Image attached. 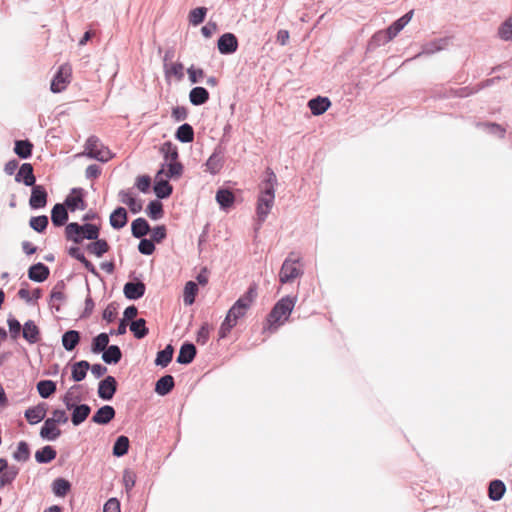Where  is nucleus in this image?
Segmentation results:
<instances>
[{
  "label": "nucleus",
  "mask_w": 512,
  "mask_h": 512,
  "mask_svg": "<svg viewBox=\"0 0 512 512\" xmlns=\"http://www.w3.org/2000/svg\"><path fill=\"white\" fill-rule=\"evenodd\" d=\"M277 184L278 180L275 172L270 167H267L264 171V177L260 183V192L257 198V223L254 227L255 233L260 230L273 207L275 200V187Z\"/></svg>",
  "instance_id": "nucleus-1"
},
{
  "label": "nucleus",
  "mask_w": 512,
  "mask_h": 512,
  "mask_svg": "<svg viewBox=\"0 0 512 512\" xmlns=\"http://www.w3.org/2000/svg\"><path fill=\"white\" fill-rule=\"evenodd\" d=\"M297 299L296 295H285L277 300L266 316L263 332L275 333L282 325L289 321Z\"/></svg>",
  "instance_id": "nucleus-2"
},
{
  "label": "nucleus",
  "mask_w": 512,
  "mask_h": 512,
  "mask_svg": "<svg viewBox=\"0 0 512 512\" xmlns=\"http://www.w3.org/2000/svg\"><path fill=\"white\" fill-rule=\"evenodd\" d=\"M100 231V225L94 223L70 222L66 224L64 234L67 241L81 244L85 239L89 241L98 239Z\"/></svg>",
  "instance_id": "nucleus-3"
},
{
  "label": "nucleus",
  "mask_w": 512,
  "mask_h": 512,
  "mask_svg": "<svg viewBox=\"0 0 512 512\" xmlns=\"http://www.w3.org/2000/svg\"><path fill=\"white\" fill-rule=\"evenodd\" d=\"M257 297V285L256 283H251L247 290L241 295L233 305L228 309L227 315L234 319V321L238 322L239 319L243 318L252 303L255 301Z\"/></svg>",
  "instance_id": "nucleus-4"
},
{
  "label": "nucleus",
  "mask_w": 512,
  "mask_h": 512,
  "mask_svg": "<svg viewBox=\"0 0 512 512\" xmlns=\"http://www.w3.org/2000/svg\"><path fill=\"white\" fill-rule=\"evenodd\" d=\"M301 257L296 256L295 252H290L282 263L279 272V281L281 284L293 282L296 278L303 275V270L296 266L300 263Z\"/></svg>",
  "instance_id": "nucleus-5"
},
{
  "label": "nucleus",
  "mask_w": 512,
  "mask_h": 512,
  "mask_svg": "<svg viewBox=\"0 0 512 512\" xmlns=\"http://www.w3.org/2000/svg\"><path fill=\"white\" fill-rule=\"evenodd\" d=\"M87 192L82 187H74L70 193L65 197L64 204L69 212L83 211L87 208L85 200Z\"/></svg>",
  "instance_id": "nucleus-6"
},
{
  "label": "nucleus",
  "mask_w": 512,
  "mask_h": 512,
  "mask_svg": "<svg viewBox=\"0 0 512 512\" xmlns=\"http://www.w3.org/2000/svg\"><path fill=\"white\" fill-rule=\"evenodd\" d=\"M163 169H159L154 177L153 191L159 200L168 199L173 193V186L169 179L164 176Z\"/></svg>",
  "instance_id": "nucleus-7"
},
{
  "label": "nucleus",
  "mask_w": 512,
  "mask_h": 512,
  "mask_svg": "<svg viewBox=\"0 0 512 512\" xmlns=\"http://www.w3.org/2000/svg\"><path fill=\"white\" fill-rule=\"evenodd\" d=\"M71 68L68 65H61L53 75L50 82V90L53 93H61L70 82Z\"/></svg>",
  "instance_id": "nucleus-8"
},
{
  "label": "nucleus",
  "mask_w": 512,
  "mask_h": 512,
  "mask_svg": "<svg viewBox=\"0 0 512 512\" xmlns=\"http://www.w3.org/2000/svg\"><path fill=\"white\" fill-rule=\"evenodd\" d=\"M146 293L145 283L138 277L126 282L123 287V294L127 300L137 301Z\"/></svg>",
  "instance_id": "nucleus-9"
},
{
  "label": "nucleus",
  "mask_w": 512,
  "mask_h": 512,
  "mask_svg": "<svg viewBox=\"0 0 512 512\" xmlns=\"http://www.w3.org/2000/svg\"><path fill=\"white\" fill-rule=\"evenodd\" d=\"M225 147L221 144L216 145L212 154L205 162V170L211 175L218 174L224 166Z\"/></svg>",
  "instance_id": "nucleus-10"
},
{
  "label": "nucleus",
  "mask_w": 512,
  "mask_h": 512,
  "mask_svg": "<svg viewBox=\"0 0 512 512\" xmlns=\"http://www.w3.org/2000/svg\"><path fill=\"white\" fill-rule=\"evenodd\" d=\"M239 47L237 36L232 32L221 34L217 40V49L221 55H232Z\"/></svg>",
  "instance_id": "nucleus-11"
},
{
  "label": "nucleus",
  "mask_w": 512,
  "mask_h": 512,
  "mask_svg": "<svg viewBox=\"0 0 512 512\" xmlns=\"http://www.w3.org/2000/svg\"><path fill=\"white\" fill-rule=\"evenodd\" d=\"M118 382L114 376L107 375L98 383L97 394L103 401H111L117 392Z\"/></svg>",
  "instance_id": "nucleus-12"
},
{
  "label": "nucleus",
  "mask_w": 512,
  "mask_h": 512,
  "mask_svg": "<svg viewBox=\"0 0 512 512\" xmlns=\"http://www.w3.org/2000/svg\"><path fill=\"white\" fill-rule=\"evenodd\" d=\"M48 202V192L44 185L34 184L31 186V195L29 198V207L32 210H40L46 207Z\"/></svg>",
  "instance_id": "nucleus-13"
},
{
  "label": "nucleus",
  "mask_w": 512,
  "mask_h": 512,
  "mask_svg": "<svg viewBox=\"0 0 512 512\" xmlns=\"http://www.w3.org/2000/svg\"><path fill=\"white\" fill-rule=\"evenodd\" d=\"M15 181L17 183H22L27 187H31L36 184V176L31 163L25 162L20 165L17 173L15 174Z\"/></svg>",
  "instance_id": "nucleus-14"
},
{
  "label": "nucleus",
  "mask_w": 512,
  "mask_h": 512,
  "mask_svg": "<svg viewBox=\"0 0 512 512\" xmlns=\"http://www.w3.org/2000/svg\"><path fill=\"white\" fill-rule=\"evenodd\" d=\"M47 413V404L40 402L35 406L27 408L24 417L30 425H36L45 419Z\"/></svg>",
  "instance_id": "nucleus-15"
},
{
  "label": "nucleus",
  "mask_w": 512,
  "mask_h": 512,
  "mask_svg": "<svg viewBox=\"0 0 512 512\" xmlns=\"http://www.w3.org/2000/svg\"><path fill=\"white\" fill-rule=\"evenodd\" d=\"M215 200L220 210L228 212L235 204V195L225 187H219L216 191Z\"/></svg>",
  "instance_id": "nucleus-16"
},
{
  "label": "nucleus",
  "mask_w": 512,
  "mask_h": 512,
  "mask_svg": "<svg viewBox=\"0 0 512 512\" xmlns=\"http://www.w3.org/2000/svg\"><path fill=\"white\" fill-rule=\"evenodd\" d=\"M49 275L50 268L42 262L32 264L27 270L29 280L36 283H43L48 279Z\"/></svg>",
  "instance_id": "nucleus-17"
},
{
  "label": "nucleus",
  "mask_w": 512,
  "mask_h": 512,
  "mask_svg": "<svg viewBox=\"0 0 512 512\" xmlns=\"http://www.w3.org/2000/svg\"><path fill=\"white\" fill-rule=\"evenodd\" d=\"M115 415L116 411L114 407L106 404L101 406L94 412L91 421L95 424L105 426L108 425L115 418Z\"/></svg>",
  "instance_id": "nucleus-18"
},
{
  "label": "nucleus",
  "mask_w": 512,
  "mask_h": 512,
  "mask_svg": "<svg viewBox=\"0 0 512 512\" xmlns=\"http://www.w3.org/2000/svg\"><path fill=\"white\" fill-rule=\"evenodd\" d=\"M196 355V346L190 341H185L180 346L176 362L181 365H189L194 361Z\"/></svg>",
  "instance_id": "nucleus-19"
},
{
  "label": "nucleus",
  "mask_w": 512,
  "mask_h": 512,
  "mask_svg": "<svg viewBox=\"0 0 512 512\" xmlns=\"http://www.w3.org/2000/svg\"><path fill=\"white\" fill-rule=\"evenodd\" d=\"M22 337L31 345L41 340V330L34 320L29 319L23 324Z\"/></svg>",
  "instance_id": "nucleus-20"
},
{
  "label": "nucleus",
  "mask_w": 512,
  "mask_h": 512,
  "mask_svg": "<svg viewBox=\"0 0 512 512\" xmlns=\"http://www.w3.org/2000/svg\"><path fill=\"white\" fill-rule=\"evenodd\" d=\"M307 106L314 116H320L330 108L331 101L326 96L317 95L308 101Z\"/></svg>",
  "instance_id": "nucleus-21"
},
{
  "label": "nucleus",
  "mask_w": 512,
  "mask_h": 512,
  "mask_svg": "<svg viewBox=\"0 0 512 512\" xmlns=\"http://www.w3.org/2000/svg\"><path fill=\"white\" fill-rule=\"evenodd\" d=\"M110 226L114 230H121L128 223V213L123 206H117L109 216Z\"/></svg>",
  "instance_id": "nucleus-22"
},
{
  "label": "nucleus",
  "mask_w": 512,
  "mask_h": 512,
  "mask_svg": "<svg viewBox=\"0 0 512 512\" xmlns=\"http://www.w3.org/2000/svg\"><path fill=\"white\" fill-rule=\"evenodd\" d=\"M67 207L63 203H56L51 209V222L55 227L66 226L69 219Z\"/></svg>",
  "instance_id": "nucleus-23"
},
{
  "label": "nucleus",
  "mask_w": 512,
  "mask_h": 512,
  "mask_svg": "<svg viewBox=\"0 0 512 512\" xmlns=\"http://www.w3.org/2000/svg\"><path fill=\"white\" fill-rule=\"evenodd\" d=\"M84 248L89 254L100 258L109 251L110 245L105 238L98 236V239L91 240Z\"/></svg>",
  "instance_id": "nucleus-24"
},
{
  "label": "nucleus",
  "mask_w": 512,
  "mask_h": 512,
  "mask_svg": "<svg viewBox=\"0 0 512 512\" xmlns=\"http://www.w3.org/2000/svg\"><path fill=\"white\" fill-rule=\"evenodd\" d=\"M91 407L86 403L75 404L71 411V422L74 426H80L90 415Z\"/></svg>",
  "instance_id": "nucleus-25"
},
{
  "label": "nucleus",
  "mask_w": 512,
  "mask_h": 512,
  "mask_svg": "<svg viewBox=\"0 0 512 512\" xmlns=\"http://www.w3.org/2000/svg\"><path fill=\"white\" fill-rule=\"evenodd\" d=\"M81 341V332L74 329L66 330L61 336L63 348L67 352H72Z\"/></svg>",
  "instance_id": "nucleus-26"
},
{
  "label": "nucleus",
  "mask_w": 512,
  "mask_h": 512,
  "mask_svg": "<svg viewBox=\"0 0 512 512\" xmlns=\"http://www.w3.org/2000/svg\"><path fill=\"white\" fill-rule=\"evenodd\" d=\"M100 354L103 362L107 365H116L121 361L123 357L121 348L116 344L109 345Z\"/></svg>",
  "instance_id": "nucleus-27"
},
{
  "label": "nucleus",
  "mask_w": 512,
  "mask_h": 512,
  "mask_svg": "<svg viewBox=\"0 0 512 512\" xmlns=\"http://www.w3.org/2000/svg\"><path fill=\"white\" fill-rule=\"evenodd\" d=\"M34 145L29 139H16L14 141V153L23 160L30 159L33 154Z\"/></svg>",
  "instance_id": "nucleus-28"
},
{
  "label": "nucleus",
  "mask_w": 512,
  "mask_h": 512,
  "mask_svg": "<svg viewBox=\"0 0 512 512\" xmlns=\"http://www.w3.org/2000/svg\"><path fill=\"white\" fill-rule=\"evenodd\" d=\"M174 386V377L170 374H165L155 382L154 391L159 396H166L173 390Z\"/></svg>",
  "instance_id": "nucleus-29"
},
{
  "label": "nucleus",
  "mask_w": 512,
  "mask_h": 512,
  "mask_svg": "<svg viewBox=\"0 0 512 512\" xmlns=\"http://www.w3.org/2000/svg\"><path fill=\"white\" fill-rule=\"evenodd\" d=\"M210 99L209 91L202 86L193 87L189 92V101L193 106L206 104Z\"/></svg>",
  "instance_id": "nucleus-30"
},
{
  "label": "nucleus",
  "mask_w": 512,
  "mask_h": 512,
  "mask_svg": "<svg viewBox=\"0 0 512 512\" xmlns=\"http://www.w3.org/2000/svg\"><path fill=\"white\" fill-rule=\"evenodd\" d=\"M159 169H163L164 176L169 180H178L184 173V165L178 162L162 163Z\"/></svg>",
  "instance_id": "nucleus-31"
},
{
  "label": "nucleus",
  "mask_w": 512,
  "mask_h": 512,
  "mask_svg": "<svg viewBox=\"0 0 512 512\" xmlns=\"http://www.w3.org/2000/svg\"><path fill=\"white\" fill-rule=\"evenodd\" d=\"M18 297L24 300L29 305H34L42 297V289L37 287L33 289L32 293L28 290V283L23 282L22 287L17 293Z\"/></svg>",
  "instance_id": "nucleus-32"
},
{
  "label": "nucleus",
  "mask_w": 512,
  "mask_h": 512,
  "mask_svg": "<svg viewBox=\"0 0 512 512\" xmlns=\"http://www.w3.org/2000/svg\"><path fill=\"white\" fill-rule=\"evenodd\" d=\"M62 431L52 423V421L44 420V423L40 429V437L47 441H56L61 436Z\"/></svg>",
  "instance_id": "nucleus-33"
},
{
  "label": "nucleus",
  "mask_w": 512,
  "mask_h": 512,
  "mask_svg": "<svg viewBox=\"0 0 512 512\" xmlns=\"http://www.w3.org/2000/svg\"><path fill=\"white\" fill-rule=\"evenodd\" d=\"M150 229V224L144 217H138L131 223V234L136 239L145 237Z\"/></svg>",
  "instance_id": "nucleus-34"
},
{
  "label": "nucleus",
  "mask_w": 512,
  "mask_h": 512,
  "mask_svg": "<svg viewBox=\"0 0 512 512\" xmlns=\"http://www.w3.org/2000/svg\"><path fill=\"white\" fill-rule=\"evenodd\" d=\"M57 456V450L52 445H45L35 452V461L38 464H49Z\"/></svg>",
  "instance_id": "nucleus-35"
},
{
  "label": "nucleus",
  "mask_w": 512,
  "mask_h": 512,
  "mask_svg": "<svg viewBox=\"0 0 512 512\" xmlns=\"http://www.w3.org/2000/svg\"><path fill=\"white\" fill-rule=\"evenodd\" d=\"M90 368V363L87 360H79L71 365V379L78 383L83 381Z\"/></svg>",
  "instance_id": "nucleus-36"
},
{
  "label": "nucleus",
  "mask_w": 512,
  "mask_h": 512,
  "mask_svg": "<svg viewBox=\"0 0 512 512\" xmlns=\"http://www.w3.org/2000/svg\"><path fill=\"white\" fill-rule=\"evenodd\" d=\"M51 489L56 497H65L72 489V484L69 480L63 477H57L52 481Z\"/></svg>",
  "instance_id": "nucleus-37"
},
{
  "label": "nucleus",
  "mask_w": 512,
  "mask_h": 512,
  "mask_svg": "<svg viewBox=\"0 0 512 512\" xmlns=\"http://www.w3.org/2000/svg\"><path fill=\"white\" fill-rule=\"evenodd\" d=\"M194 128L189 123H183L177 127L174 137L180 143H191L194 140Z\"/></svg>",
  "instance_id": "nucleus-38"
},
{
  "label": "nucleus",
  "mask_w": 512,
  "mask_h": 512,
  "mask_svg": "<svg viewBox=\"0 0 512 512\" xmlns=\"http://www.w3.org/2000/svg\"><path fill=\"white\" fill-rule=\"evenodd\" d=\"M109 337V332H101L98 335L94 336L91 341L90 351L93 354H100L101 352H103L109 346Z\"/></svg>",
  "instance_id": "nucleus-39"
},
{
  "label": "nucleus",
  "mask_w": 512,
  "mask_h": 512,
  "mask_svg": "<svg viewBox=\"0 0 512 512\" xmlns=\"http://www.w3.org/2000/svg\"><path fill=\"white\" fill-rule=\"evenodd\" d=\"M174 354V347L172 344H167L164 349L159 350L156 354L154 364L161 368H166L172 361Z\"/></svg>",
  "instance_id": "nucleus-40"
},
{
  "label": "nucleus",
  "mask_w": 512,
  "mask_h": 512,
  "mask_svg": "<svg viewBox=\"0 0 512 512\" xmlns=\"http://www.w3.org/2000/svg\"><path fill=\"white\" fill-rule=\"evenodd\" d=\"M39 396L43 399H49L57 389V383L50 379L40 380L36 384Z\"/></svg>",
  "instance_id": "nucleus-41"
},
{
  "label": "nucleus",
  "mask_w": 512,
  "mask_h": 512,
  "mask_svg": "<svg viewBox=\"0 0 512 512\" xmlns=\"http://www.w3.org/2000/svg\"><path fill=\"white\" fill-rule=\"evenodd\" d=\"M145 213L153 221H157L163 218L164 208L161 200L158 198L150 200L146 206Z\"/></svg>",
  "instance_id": "nucleus-42"
},
{
  "label": "nucleus",
  "mask_w": 512,
  "mask_h": 512,
  "mask_svg": "<svg viewBox=\"0 0 512 512\" xmlns=\"http://www.w3.org/2000/svg\"><path fill=\"white\" fill-rule=\"evenodd\" d=\"M160 152L162 153L164 158L163 163H172L179 161L178 147L171 141L164 142L160 148Z\"/></svg>",
  "instance_id": "nucleus-43"
},
{
  "label": "nucleus",
  "mask_w": 512,
  "mask_h": 512,
  "mask_svg": "<svg viewBox=\"0 0 512 512\" xmlns=\"http://www.w3.org/2000/svg\"><path fill=\"white\" fill-rule=\"evenodd\" d=\"M413 16V10L405 13L399 19L394 21L386 30L392 38L396 37L400 31L411 21Z\"/></svg>",
  "instance_id": "nucleus-44"
},
{
  "label": "nucleus",
  "mask_w": 512,
  "mask_h": 512,
  "mask_svg": "<svg viewBox=\"0 0 512 512\" xmlns=\"http://www.w3.org/2000/svg\"><path fill=\"white\" fill-rule=\"evenodd\" d=\"M506 492V486L500 479L490 481L488 487V496L492 501H499L503 498Z\"/></svg>",
  "instance_id": "nucleus-45"
},
{
  "label": "nucleus",
  "mask_w": 512,
  "mask_h": 512,
  "mask_svg": "<svg viewBox=\"0 0 512 512\" xmlns=\"http://www.w3.org/2000/svg\"><path fill=\"white\" fill-rule=\"evenodd\" d=\"M146 323L144 318H137L130 322L129 329L136 339L141 340L149 334V328L146 326Z\"/></svg>",
  "instance_id": "nucleus-46"
},
{
  "label": "nucleus",
  "mask_w": 512,
  "mask_h": 512,
  "mask_svg": "<svg viewBox=\"0 0 512 512\" xmlns=\"http://www.w3.org/2000/svg\"><path fill=\"white\" fill-rule=\"evenodd\" d=\"M130 447L129 438L125 435L118 436L112 447V455L114 457L120 458L128 454Z\"/></svg>",
  "instance_id": "nucleus-47"
},
{
  "label": "nucleus",
  "mask_w": 512,
  "mask_h": 512,
  "mask_svg": "<svg viewBox=\"0 0 512 512\" xmlns=\"http://www.w3.org/2000/svg\"><path fill=\"white\" fill-rule=\"evenodd\" d=\"M198 285L194 281H187L183 289V303L185 306H191L195 302L198 294Z\"/></svg>",
  "instance_id": "nucleus-48"
},
{
  "label": "nucleus",
  "mask_w": 512,
  "mask_h": 512,
  "mask_svg": "<svg viewBox=\"0 0 512 512\" xmlns=\"http://www.w3.org/2000/svg\"><path fill=\"white\" fill-rule=\"evenodd\" d=\"M12 457L17 462H27L31 457V449L28 442L24 440L19 441L16 450L12 453Z\"/></svg>",
  "instance_id": "nucleus-49"
},
{
  "label": "nucleus",
  "mask_w": 512,
  "mask_h": 512,
  "mask_svg": "<svg viewBox=\"0 0 512 512\" xmlns=\"http://www.w3.org/2000/svg\"><path fill=\"white\" fill-rule=\"evenodd\" d=\"M86 156L90 159L106 163L113 158L114 154L109 150L108 147L101 144L97 151L86 152Z\"/></svg>",
  "instance_id": "nucleus-50"
},
{
  "label": "nucleus",
  "mask_w": 512,
  "mask_h": 512,
  "mask_svg": "<svg viewBox=\"0 0 512 512\" xmlns=\"http://www.w3.org/2000/svg\"><path fill=\"white\" fill-rule=\"evenodd\" d=\"M208 9L204 6H198L190 10L188 15L189 24L196 27L205 21Z\"/></svg>",
  "instance_id": "nucleus-51"
},
{
  "label": "nucleus",
  "mask_w": 512,
  "mask_h": 512,
  "mask_svg": "<svg viewBox=\"0 0 512 512\" xmlns=\"http://www.w3.org/2000/svg\"><path fill=\"white\" fill-rule=\"evenodd\" d=\"M163 66L166 78L170 76H174L177 80L184 78V65L181 62L165 63Z\"/></svg>",
  "instance_id": "nucleus-52"
},
{
  "label": "nucleus",
  "mask_w": 512,
  "mask_h": 512,
  "mask_svg": "<svg viewBox=\"0 0 512 512\" xmlns=\"http://www.w3.org/2000/svg\"><path fill=\"white\" fill-rule=\"evenodd\" d=\"M49 219L46 215L32 216L29 220V226L35 232L42 234L47 230Z\"/></svg>",
  "instance_id": "nucleus-53"
},
{
  "label": "nucleus",
  "mask_w": 512,
  "mask_h": 512,
  "mask_svg": "<svg viewBox=\"0 0 512 512\" xmlns=\"http://www.w3.org/2000/svg\"><path fill=\"white\" fill-rule=\"evenodd\" d=\"M7 326L11 339L17 340L22 335L23 326L14 315L9 314L7 318Z\"/></svg>",
  "instance_id": "nucleus-54"
},
{
  "label": "nucleus",
  "mask_w": 512,
  "mask_h": 512,
  "mask_svg": "<svg viewBox=\"0 0 512 512\" xmlns=\"http://www.w3.org/2000/svg\"><path fill=\"white\" fill-rule=\"evenodd\" d=\"M81 386L78 384L73 385L69 388V390L63 395L62 401L67 410L72 409L75 404H79L81 401L80 396H76L72 393L73 390L79 389Z\"/></svg>",
  "instance_id": "nucleus-55"
},
{
  "label": "nucleus",
  "mask_w": 512,
  "mask_h": 512,
  "mask_svg": "<svg viewBox=\"0 0 512 512\" xmlns=\"http://www.w3.org/2000/svg\"><path fill=\"white\" fill-rule=\"evenodd\" d=\"M237 325V322L234 321L229 315L226 314L224 320L222 321L219 330H218V340H223L227 338L231 330Z\"/></svg>",
  "instance_id": "nucleus-56"
},
{
  "label": "nucleus",
  "mask_w": 512,
  "mask_h": 512,
  "mask_svg": "<svg viewBox=\"0 0 512 512\" xmlns=\"http://www.w3.org/2000/svg\"><path fill=\"white\" fill-rule=\"evenodd\" d=\"M392 39L393 38L390 36L386 29L378 31L372 36L369 42V47H379L385 45Z\"/></svg>",
  "instance_id": "nucleus-57"
},
{
  "label": "nucleus",
  "mask_w": 512,
  "mask_h": 512,
  "mask_svg": "<svg viewBox=\"0 0 512 512\" xmlns=\"http://www.w3.org/2000/svg\"><path fill=\"white\" fill-rule=\"evenodd\" d=\"M150 239L157 244L162 243L167 238V227L159 224L150 229Z\"/></svg>",
  "instance_id": "nucleus-58"
},
{
  "label": "nucleus",
  "mask_w": 512,
  "mask_h": 512,
  "mask_svg": "<svg viewBox=\"0 0 512 512\" xmlns=\"http://www.w3.org/2000/svg\"><path fill=\"white\" fill-rule=\"evenodd\" d=\"M0 488L11 484L19 474V468L16 466H10L7 471L0 473Z\"/></svg>",
  "instance_id": "nucleus-59"
},
{
  "label": "nucleus",
  "mask_w": 512,
  "mask_h": 512,
  "mask_svg": "<svg viewBox=\"0 0 512 512\" xmlns=\"http://www.w3.org/2000/svg\"><path fill=\"white\" fill-rule=\"evenodd\" d=\"M212 329L213 327L209 323L204 322L197 331L196 342L200 345H205L209 340Z\"/></svg>",
  "instance_id": "nucleus-60"
},
{
  "label": "nucleus",
  "mask_w": 512,
  "mask_h": 512,
  "mask_svg": "<svg viewBox=\"0 0 512 512\" xmlns=\"http://www.w3.org/2000/svg\"><path fill=\"white\" fill-rule=\"evenodd\" d=\"M478 126L485 128V130L489 134L497 135L501 139H503L505 137L506 130L504 127H502L498 123H494V122L480 123V124H478Z\"/></svg>",
  "instance_id": "nucleus-61"
},
{
  "label": "nucleus",
  "mask_w": 512,
  "mask_h": 512,
  "mask_svg": "<svg viewBox=\"0 0 512 512\" xmlns=\"http://www.w3.org/2000/svg\"><path fill=\"white\" fill-rule=\"evenodd\" d=\"M135 187L144 194L150 192L151 177L148 174H142L136 177Z\"/></svg>",
  "instance_id": "nucleus-62"
},
{
  "label": "nucleus",
  "mask_w": 512,
  "mask_h": 512,
  "mask_svg": "<svg viewBox=\"0 0 512 512\" xmlns=\"http://www.w3.org/2000/svg\"><path fill=\"white\" fill-rule=\"evenodd\" d=\"M139 240H140V242L137 247L139 253H141L142 255H145V256H150L155 252V250H156L155 243L151 239L143 237Z\"/></svg>",
  "instance_id": "nucleus-63"
},
{
  "label": "nucleus",
  "mask_w": 512,
  "mask_h": 512,
  "mask_svg": "<svg viewBox=\"0 0 512 512\" xmlns=\"http://www.w3.org/2000/svg\"><path fill=\"white\" fill-rule=\"evenodd\" d=\"M498 35L504 41L512 40V19L505 20L498 28Z\"/></svg>",
  "instance_id": "nucleus-64"
}]
</instances>
